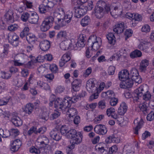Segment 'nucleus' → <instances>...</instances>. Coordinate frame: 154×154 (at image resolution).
<instances>
[{"mask_svg": "<svg viewBox=\"0 0 154 154\" xmlns=\"http://www.w3.org/2000/svg\"><path fill=\"white\" fill-rule=\"evenodd\" d=\"M56 99L54 94H51L50 97V106H52L54 104L55 108L61 110L63 112H64L67 109V108L70 106V103L68 102L70 98L65 97L63 100L62 98L58 97Z\"/></svg>", "mask_w": 154, "mask_h": 154, "instance_id": "nucleus-1", "label": "nucleus"}, {"mask_svg": "<svg viewBox=\"0 0 154 154\" xmlns=\"http://www.w3.org/2000/svg\"><path fill=\"white\" fill-rule=\"evenodd\" d=\"M54 17L56 19V21L59 22L61 21L63 23L61 25L64 26L66 24V23H69L72 17V11H69L65 14L64 10L62 8H60L57 10L53 13Z\"/></svg>", "mask_w": 154, "mask_h": 154, "instance_id": "nucleus-2", "label": "nucleus"}, {"mask_svg": "<svg viewBox=\"0 0 154 154\" xmlns=\"http://www.w3.org/2000/svg\"><path fill=\"white\" fill-rule=\"evenodd\" d=\"M107 13L110 12V14L114 17L116 18L122 14L123 8L120 5L113 6L112 5H106L105 8Z\"/></svg>", "mask_w": 154, "mask_h": 154, "instance_id": "nucleus-3", "label": "nucleus"}, {"mask_svg": "<svg viewBox=\"0 0 154 154\" xmlns=\"http://www.w3.org/2000/svg\"><path fill=\"white\" fill-rule=\"evenodd\" d=\"M68 138L71 139V141L76 145L81 143L82 141L83 135L82 133L80 131L77 132L74 129H71L68 134Z\"/></svg>", "mask_w": 154, "mask_h": 154, "instance_id": "nucleus-4", "label": "nucleus"}, {"mask_svg": "<svg viewBox=\"0 0 154 154\" xmlns=\"http://www.w3.org/2000/svg\"><path fill=\"white\" fill-rule=\"evenodd\" d=\"M55 20V17L52 16H49L45 18L42 21L40 26L41 30L43 32L48 31L50 28L54 20Z\"/></svg>", "mask_w": 154, "mask_h": 154, "instance_id": "nucleus-5", "label": "nucleus"}, {"mask_svg": "<svg viewBox=\"0 0 154 154\" xmlns=\"http://www.w3.org/2000/svg\"><path fill=\"white\" fill-rule=\"evenodd\" d=\"M88 43H91V48L94 51L98 49L101 44L100 38L97 37L96 36H91L88 39Z\"/></svg>", "mask_w": 154, "mask_h": 154, "instance_id": "nucleus-6", "label": "nucleus"}, {"mask_svg": "<svg viewBox=\"0 0 154 154\" xmlns=\"http://www.w3.org/2000/svg\"><path fill=\"white\" fill-rule=\"evenodd\" d=\"M147 86L146 85H142L135 90L134 96L133 97L134 102L137 101L139 98L142 97L143 94L147 90Z\"/></svg>", "mask_w": 154, "mask_h": 154, "instance_id": "nucleus-7", "label": "nucleus"}, {"mask_svg": "<svg viewBox=\"0 0 154 154\" xmlns=\"http://www.w3.org/2000/svg\"><path fill=\"white\" fill-rule=\"evenodd\" d=\"M49 142L48 139L45 136L42 135L38 137L35 144L38 148H41L48 145Z\"/></svg>", "mask_w": 154, "mask_h": 154, "instance_id": "nucleus-8", "label": "nucleus"}, {"mask_svg": "<svg viewBox=\"0 0 154 154\" xmlns=\"http://www.w3.org/2000/svg\"><path fill=\"white\" fill-rule=\"evenodd\" d=\"M130 75L131 78L136 83L140 84L141 82V80L139 75L138 71L135 68H132L131 70Z\"/></svg>", "mask_w": 154, "mask_h": 154, "instance_id": "nucleus-9", "label": "nucleus"}, {"mask_svg": "<svg viewBox=\"0 0 154 154\" xmlns=\"http://www.w3.org/2000/svg\"><path fill=\"white\" fill-rule=\"evenodd\" d=\"M22 145V142L19 139L14 140L11 142L10 149L13 152L17 151Z\"/></svg>", "mask_w": 154, "mask_h": 154, "instance_id": "nucleus-10", "label": "nucleus"}, {"mask_svg": "<svg viewBox=\"0 0 154 154\" xmlns=\"http://www.w3.org/2000/svg\"><path fill=\"white\" fill-rule=\"evenodd\" d=\"M94 130L96 133L102 135H105L107 131V130L106 127L102 124L96 125L94 128Z\"/></svg>", "mask_w": 154, "mask_h": 154, "instance_id": "nucleus-11", "label": "nucleus"}, {"mask_svg": "<svg viewBox=\"0 0 154 154\" xmlns=\"http://www.w3.org/2000/svg\"><path fill=\"white\" fill-rule=\"evenodd\" d=\"M87 12V8L84 6H80L77 8L75 11V16L79 18L85 14Z\"/></svg>", "mask_w": 154, "mask_h": 154, "instance_id": "nucleus-12", "label": "nucleus"}, {"mask_svg": "<svg viewBox=\"0 0 154 154\" xmlns=\"http://www.w3.org/2000/svg\"><path fill=\"white\" fill-rule=\"evenodd\" d=\"M134 81V80L129 78L125 81L121 82L120 84V86L123 88H129L132 86Z\"/></svg>", "mask_w": 154, "mask_h": 154, "instance_id": "nucleus-13", "label": "nucleus"}, {"mask_svg": "<svg viewBox=\"0 0 154 154\" xmlns=\"http://www.w3.org/2000/svg\"><path fill=\"white\" fill-rule=\"evenodd\" d=\"M50 136L53 140L59 141L61 139L62 134L57 129L52 130L50 132Z\"/></svg>", "mask_w": 154, "mask_h": 154, "instance_id": "nucleus-14", "label": "nucleus"}, {"mask_svg": "<svg viewBox=\"0 0 154 154\" xmlns=\"http://www.w3.org/2000/svg\"><path fill=\"white\" fill-rule=\"evenodd\" d=\"M136 127L134 128V133L136 134H138V131L142 127L143 124V120L141 118H137L135 119L134 122Z\"/></svg>", "mask_w": 154, "mask_h": 154, "instance_id": "nucleus-15", "label": "nucleus"}, {"mask_svg": "<svg viewBox=\"0 0 154 154\" xmlns=\"http://www.w3.org/2000/svg\"><path fill=\"white\" fill-rule=\"evenodd\" d=\"M74 42V39L67 40L62 42L60 44L61 48L63 50L69 49L71 45V43Z\"/></svg>", "mask_w": 154, "mask_h": 154, "instance_id": "nucleus-16", "label": "nucleus"}, {"mask_svg": "<svg viewBox=\"0 0 154 154\" xmlns=\"http://www.w3.org/2000/svg\"><path fill=\"white\" fill-rule=\"evenodd\" d=\"M94 14L97 18H102L104 14L103 8L99 5L96 6L94 9Z\"/></svg>", "mask_w": 154, "mask_h": 154, "instance_id": "nucleus-17", "label": "nucleus"}, {"mask_svg": "<svg viewBox=\"0 0 154 154\" xmlns=\"http://www.w3.org/2000/svg\"><path fill=\"white\" fill-rule=\"evenodd\" d=\"M86 88L89 92H94L95 89L97 90V88L95 87L93 79H90L87 82Z\"/></svg>", "mask_w": 154, "mask_h": 154, "instance_id": "nucleus-18", "label": "nucleus"}, {"mask_svg": "<svg viewBox=\"0 0 154 154\" xmlns=\"http://www.w3.org/2000/svg\"><path fill=\"white\" fill-rule=\"evenodd\" d=\"M22 109L26 114L29 115L32 112L34 109V106L32 104L29 103L25 105Z\"/></svg>", "mask_w": 154, "mask_h": 154, "instance_id": "nucleus-19", "label": "nucleus"}, {"mask_svg": "<svg viewBox=\"0 0 154 154\" xmlns=\"http://www.w3.org/2000/svg\"><path fill=\"white\" fill-rule=\"evenodd\" d=\"M49 116V113L47 111L46 107H44L41 109V111L39 115L40 119L44 120L45 121H47Z\"/></svg>", "mask_w": 154, "mask_h": 154, "instance_id": "nucleus-20", "label": "nucleus"}, {"mask_svg": "<svg viewBox=\"0 0 154 154\" xmlns=\"http://www.w3.org/2000/svg\"><path fill=\"white\" fill-rule=\"evenodd\" d=\"M129 73L127 70H124L120 72L118 74L119 79L123 82L129 78Z\"/></svg>", "mask_w": 154, "mask_h": 154, "instance_id": "nucleus-21", "label": "nucleus"}, {"mask_svg": "<svg viewBox=\"0 0 154 154\" xmlns=\"http://www.w3.org/2000/svg\"><path fill=\"white\" fill-rule=\"evenodd\" d=\"M69 107H68L65 111L63 112L64 114H66V116H68L70 118L73 117L77 114V110L73 108L69 109Z\"/></svg>", "mask_w": 154, "mask_h": 154, "instance_id": "nucleus-22", "label": "nucleus"}, {"mask_svg": "<svg viewBox=\"0 0 154 154\" xmlns=\"http://www.w3.org/2000/svg\"><path fill=\"white\" fill-rule=\"evenodd\" d=\"M128 106L125 102H122L120 104V107L119 108L118 112L120 115H123L126 112Z\"/></svg>", "mask_w": 154, "mask_h": 154, "instance_id": "nucleus-23", "label": "nucleus"}, {"mask_svg": "<svg viewBox=\"0 0 154 154\" xmlns=\"http://www.w3.org/2000/svg\"><path fill=\"white\" fill-rule=\"evenodd\" d=\"M8 39L9 42L12 44L14 42L18 41L19 37L15 33L13 32H11L8 34Z\"/></svg>", "mask_w": 154, "mask_h": 154, "instance_id": "nucleus-24", "label": "nucleus"}, {"mask_svg": "<svg viewBox=\"0 0 154 154\" xmlns=\"http://www.w3.org/2000/svg\"><path fill=\"white\" fill-rule=\"evenodd\" d=\"M50 46V42L47 40L41 41L40 44V48L44 51H47L49 48Z\"/></svg>", "mask_w": 154, "mask_h": 154, "instance_id": "nucleus-25", "label": "nucleus"}, {"mask_svg": "<svg viewBox=\"0 0 154 154\" xmlns=\"http://www.w3.org/2000/svg\"><path fill=\"white\" fill-rule=\"evenodd\" d=\"M11 122L15 126L19 127L22 125V121L17 116H15L12 117L11 119Z\"/></svg>", "mask_w": 154, "mask_h": 154, "instance_id": "nucleus-26", "label": "nucleus"}, {"mask_svg": "<svg viewBox=\"0 0 154 154\" xmlns=\"http://www.w3.org/2000/svg\"><path fill=\"white\" fill-rule=\"evenodd\" d=\"M13 12L11 10H8L5 15V18L7 21L10 23H13L14 21L13 17Z\"/></svg>", "mask_w": 154, "mask_h": 154, "instance_id": "nucleus-27", "label": "nucleus"}, {"mask_svg": "<svg viewBox=\"0 0 154 154\" xmlns=\"http://www.w3.org/2000/svg\"><path fill=\"white\" fill-rule=\"evenodd\" d=\"M124 29V23L123 22L118 23L113 29V31L117 34L122 33Z\"/></svg>", "mask_w": 154, "mask_h": 154, "instance_id": "nucleus-28", "label": "nucleus"}, {"mask_svg": "<svg viewBox=\"0 0 154 154\" xmlns=\"http://www.w3.org/2000/svg\"><path fill=\"white\" fill-rule=\"evenodd\" d=\"M26 39L29 43L33 44L37 40V38L33 34H29L26 36Z\"/></svg>", "mask_w": 154, "mask_h": 154, "instance_id": "nucleus-29", "label": "nucleus"}, {"mask_svg": "<svg viewBox=\"0 0 154 154\" xmlns=\"http://www.w3.org/2000/svg\"><path fill=\"white\" fill-rule=\"evenodd\" d=\"M39 17L37 14L34 12L31 13L30 16L29 22L32 24L36 23L38 20Z\"/></svg>", "mask_w": 154, "mask_h": 154, "instance_id": "nucleus-30", "label": "nucleus"}, {"mask_svg": "<svg viewBox=\"0 0 154 154\" xmlns=\"http://www.w3.org/2000/svg\"><path fill=\"white\" fill-rule=\"evenodd\" d=\"M142 19V17L141 15L137 13L134 14L132 22L131 23V26L133 27L135 26L137 24L135 21H141Z\"/></svg>", "mask_w": 154, "mask_h": 154, "instance_id": "nucleus-31", "label": "nucleus"}, {"mask_svg": "<svg viewBox=\"0 0 154 154\" xmlns=\"http://www.w3.org/2000/svg\"><path fill=\"white\" fill-rule=\"evenodd\" d=\"M126 54V51L125 48L119 50L118 52L114 54L112 56V59H118L122 55H124Z\"/></svg>", "mask_w": 154, "mask_h": 154, "instance_id": "nucleus-32", "label": "nucleus"}, {"mask_svg": "<svg viewBox=\"0 0 154 154\" xmlns=\"http://www.w3.org/2000/svg\"><path fill=\"white\" fill-rule=\"evenodd\" d=\"M149 64V61L146 59L142 60L140 64V69L141 71H144Z\"/></svg>", "mask_w": 154, "mask_h": 154, "instance_id": "nucleus-33", "label": "nucleus"}, {"mask_svg": "<svg viewBox=\"0 0 154 154\" xmlns=\"http://www.w3.org/2000/svg\"><path fill=\"white\" fill-rule=\"evenodd\" d=\"M150 45L149 42L146 41H141L138 46V48L141 50L144 51L148 48Z\"/></svg>", "mask_w": 154, "mask_h": 154, "instance_id": "nucleus-34", "label": "nucleus"}, {"mask_svg": "<svg viewBox=\"0 0 154 154\" xmlns=\"http://www.w3.org/2000/svg\"><path fill=\"white\" fill-rule=\"evenodd\" d=\"M37 85L38 87L45 90H49L50 88L49 86L47 83L40 81L37 82Z\"/></svg>", "mask_w": 154, "mask_h": 154, "instance_id": "nucleus-35", "label": "nucleus"}, {"mask_svg": "<svg viewBox=\"0 0 154 154\" xmlns=\"http://www.w3.org/2000/svg\"><path fill=\"white\" fill-rule=\"evenodd\" d=\"M85 37V35L84 34H81L79 36L78 41V47H82L84 46Z\"/></svg>", "mask_w": 154, "mask_h": 154, "instance_id": "nucleus-36", "label": "nucleus"}, {"mask_svg": "<svg viewBox=\"0 0 154 154\" xmlns=\"http://www.w3.org/2000/svg\"><path fill=\"white\" fill-rule=\"evenodd\" d=\"M107 38L108 39L109 42L112 45L115 44L116 42L115 37L113 34L110 33H109L107 35Z\"/></svg>", "mask_w": 154, "mask_h": 154, "instance_id": "nucleus-37", "label": "nucleus"}, {"mask_svg": "<svg viewBox=\"0 0 154 154\" xmlns=\"http://www.w3.org/2000/svg\"><path fill=\"white\" fill-rule=\"evenodd\" d=\"M90 17L88 16H86L82 19L81 21V24L82 26L83 27L85 26L88 24L90 22Z\"/></svg>", "mask_w": 154, "mask_h": 154, "instance_id": "nucleus-38", "label": "nucleus"}, {"mask_svg": "<svg viewBox=\"0 0 154 154\" xmlns=\"http://www.w3.org/2000/svg\"><path fill=\"white\" fill-rule=\"evenodd\" d=\"M142 53L141 52L138 50H135L130 53V56L132 58H134L135 57H139L141 56Z\"/></svg>", "mask_w": 154, "mask_h": 154, "instance_id": "nucleus-39", "label": "nucleus"}, {"mask_svg": "<svg viewBox=\"0 0 154 154\" xmlns=\"http://www.w3.org/2000/svg\"><path fill=\"white\" fill-rule=\"evenodd\" d=\"M0 134L3 138H7L10 136V131L8 130H4L2 128H0Z\"/></svg>", "mask_w": 154, "mask_h": 154, "instance_id": "nucleus-40", "label": "nucleus"}, {"mask_svg": "<svg viewBox=\"0 0 154 154\" xmlns=\"http://www.w3.org/2000/svg\"><path fill=\"white\" fill-rule=\"evenodd\" d=\"M67 33L65 31H60L58 33L57 35V39L66 38L67 36Z\"/></svg>", "mask_w": 154, "mask_h": 154, "instance_id": "nucleus-41", "label": "nucleus"}, {"mask_svg": "<svg viewBox=\"0 0 154 154\" xmlns=\"http://www.w3.org/2000/svg\"><path fill=\"white\" fill-rule=\"evenodd\" d=\"M60 131L61 134L65 135L68 138L67 134L70 131V130H69L68 128L66 125L62 126L61 128Z\"/></svg>", "mask_w": 154, "mask_h": 154, "instance_id": "nucleus-42", "label": "nucleus"}, {"mask_svg": "<svg viewBox=\"0 0 154 154\" xmlns=\"http://www.w3.org/2000/svg\"><path fill=\"white\" fill-rule=\"evenodd\" d=\"M29 30V27L28 26H26L24 28L23 30L20 34V37L22 38L24 37L25 36L27 35L28 34Z\"/></svg>", "mask_w": 154, "mask_h": 154, "instance_id": "nucleus-43", "label": "nucleus"}, {"mask_svg": "<svg viewBox=\"0 0 154 154\" xmlns=\"http://www.w3.org/2000/svg\"><path fill=\"white\" fill-rule=\"evenodd\" d=\"M108 138L113 143H118L120 141V137L116 135L109 136Z\"/></svg>", "mask_w": 154, "mask_h": 154, "instance_id": "nucleus-44", "label": "nucleus"}, {"mask_svg": "<svg viewBox=\"0 0 154 154\" xmlns=\"http://www.w3.org/2000/svg\"><path fill=\"white\" fill-rule=\"evenodd\" d=\"M10 136L14 138L18 135L19 134L18 130L15 128H12L10 130Z\"/></svg>", "mask_w": 154, "mask_h": 154, "instance_id": "nucleus-45", "label": "nucleus"}, {"mask_svg": "<svg viewBox=\"0 0 154 154\" xmlns=\"http://www.w3.org/2000/svg\"><path fill=\"white\" fill-rule=\"evenodd\" d=\"M36 62L35 60L33 59L29 61L25 65V67L29 69L34 68L35 66V63Z\"/></svg>", "mask_w": 154, "mask_h": 154, "instance_id": "nucleus-46", "label": "nucleus"}, {"mask_svg": "<svg viewBox=\"0 0 154 154\" xmlns=\"http://www.w3.org/2000/svg\"><path fill=\"white\" fill-rule=\"evenodd\" d=\"M51 8L41 5L39 7L40 12L42 14L45 13Z\"/></svg>", "mask_w": 154, "mask_h": 154, "instance_id": "nucleus-47", "label": "nucleus"}, {"mask_svg": "<svg viewBox=\"0 0 154 154\" xmlns=\"http://www.w3.org/2000/svg\"><path fill=\"white\" fill-rule=\"evenodd\" d=\"M150 93L147 90L142 96L143 99L145 101L149 100L151 97Z\"/></svg>", "mask_w": 154, "mask_h": 154, "instance_id": "nucleus-48", "label": "nucleus"}, {"mask_svg": "<svg viewBox=\"0 0 154 154\" xmlns=\"http://www.w3.org/2000/svg\"><path fill=\"white\" fill-rule=\"evenodd\" d=\"M70 142L71 145H70L68 146L67 147L66 149V152L68 154H74V153H72L71 150L74 149L75 145H76L71 141Z\"/></svg>", "mask_w": 154, "mask_h": 154, "instance_id": "nucleus-49", "label": "nucleus"}, {"mask_svg": "<svg viewBox=\"0 0 154 154\" xmlns=\"http://www.w3.org/2000/svg\"><path fill=\"white\" fill-rule=\"evenodd\" d=\"M95 149L96 150L100 152L104 153V154H106L107 152L104 149V148L100 146V144H98L96 146Z\"/></svg>", "mask_w": 154, "mask_h": 154, "instance_id": "nucleus-50", "label": "nucleus"}, {"mask_svg": "<svg viewBox=\"0 0 154 154\" xmlns=\"http://www.w3.org/2000/svg\"><path fill=\"white\" fill-rule=\"evenodd\" d=\"M60 113L57 110H54L53 113L50 115L51 120H54L58 118L60 115Z\"/></svg>", "mask_w": 154, "mask_h": 154, "instance_id": "nucleus-51", "label": "nucleus"}, {"mask_svg": "<svg viewBox=\"0 0 154 154\" xmlns=\"http://www.w3.org/2000/svg\"><path fill=\"white\" fill-rule=\"evenodd\" d=\"M42 5L52 8L54 6V4L49 0H43Z\"/></svg>", "mask_w": 154, "mask_h": 154, "instance_id": "nucleus-52", "label": "nucleus"}, {"mask_svg": "<svg viewBox=\"0 0 154 154\" xmlns=\"http://www.w3.org/2000/svg\"><path fill=\"white\" fill-rule=\"evenodd\" d=\"M111 117L112 118L116 119H117V121L119 122L120 124L123 123L124 120L123 118V117L119 116L116 113H114Z\"/></svg>", "mask_w": 154, "mask_h": 154, "instance_id": "nucleus-53", "label": "nucleus"}, {"mask_svg": "<svg viewBox=\"0 0 154 154\" xmlns=\"http://www.w3.org/2000/svg\"><path fill=\"white\" fill-rule=\"evenodd\" d=\"M30 14L28 13H24L21 15V19L23 22H26L30 17Z\"/></svg>", "mask_w": 154, "mask_h": 154, "instance_id": "nucleus-54", "label": "nucleus"}, {"mask_svg": "<svg viewBox=\"0 0 154 154\" xmlns=\"http://www.w3.org/2000/svg\"><path fill=\"white\" fill-rule=\"evenodd\" d=\"M70 53L69 52H68L63 55L61 59L65 62H67L71 59Z\"/></svg>", "mask_w": 154, "mask_h": 154, "instance_id": "nucleus-55", "label": "nucleus"}, {"mask_svg": "<svg viewBox=\"0 0 154 154\" xmlns=\"http://www.w3.org/2000/svg\"><path fill=\"white\" fill-rule=\"evenodd\" d=\"M33 133L37 134L36 127L32 126L31 127L27 132V134L29 136L31 135Z\"/></svg>", "mask_w": 154, "mask_h": 154, "instance_id": "nucleus-56", "label": "nucleus"}, {"mask_svg": "<svg viewBox=\"0 0 154 154\" xmlns=\"http://www.w3.org/2000/svg\"><path fill=\"white\" fill-rule=\"evenodd\" d=\"M133 33V32L131 29H126L125 32V40H127L128 38L131 37Z\"/></svg>", "mask_w": 154, "mask_h": 154, "instance_id": "nucleus-57", "label": "nucleus"}, {"mask_svg": "<svg viewBox=\"0 0 154 154\" xmlns=\"http://www.w3.org/2000/svg\"><path fill=\"white\" fill-rule=\"evenodd\" d=\"M69 97L70 98L69 100L68 101V102L70 103V106L71 105V102L73 103H75L76 102L79 98V96L77 95L73 96L71 98L68 97Z\"/></svg>", "mask_w": 154, "mask_h": 154, "instance_id": "nucleus-58", "label": "nucleus"}, {"mask_svg": "<svg viewBox=\"0 0 154 154\" xmlns=\"http://www.w3.org/2000/svg\"><path fill=\"white\" fill-rule=\"evenodd\" d=\"M1 77L3 78L8 79L11 76V74L8 72H1Z\"/></svg>", "mask_w": 154, "mask_h": 154, "instance_id": "nucleus-59", "label": "nucleus"}, {"mask_svg": "<svg viewBox=\"0 0 154 154\" xmlns=\"http://www.w3.org/2000/svg\"><path fill=\"white\" fill-rule=\"evenodd\" d=\"M115 112V109L113 107H110L107 109L106 111V114L109 117L111 116Z\"/></svg>", "mask_w": 154, "mask_h": 154, "instance_id": "nucleus-60", "label": "nucleus"}, {"mask_svg": "<svg viewBox=\"0 0 154 154\" xmlns=\"http://www.w3.org/2000/svg\"><path fill=\"white\" fill-rule=\"evenodd\" d=\"M139 107L142 111H146L147 109V105L144 102L140 104Z\"/></svg>", "mask_w": 154, "mask_h": 154, "instance_id": "nucleus-61", "label": "nucleus"}, {"mask_svg": "<svg viewBox=\"0 0 154 154\" xmlns=\"http://www.w3.org/2000/svg\"><path fill=\"white\" fill-rule=\"evenodd\" d=\"M117 146L116 145L113 146L109 148L108 154H112L116 152L117 151Z\"/></svg>", "mask_w": 154, "mask_h": 154, "instance_id": "nucleus-62", "label": "nucleus"}, {"mask_svg": "<svg viewBox=\"0 0 154 154\" xmlns=\"http://www.w3.org/2000/svg\"><path fill=\"white\" fill-rule=\"evenodd\" d=\"M151 111L147 115L146 119L147 120L151 121L154 119V109Z\"/></svg>", "mask_w": 154, "mask_h": 154, "instance_id": "nucleus-63", "label": "nucleus"}, {"mask_svg": "<svg viewBox=\"0 0 154 154\" xmlns=\"http://www.w3.org/2000/svg\"><path fill=\"white\" fill-rule=\"evenodd\" d=\"M92 69L91 67L88 68L84 72L83 76L85 77H88L91 73Z\"/></svg>", "mask_w": 154, "mask_h": 154, "instance_id": "nucleus-64", "label": "nucleus"}]
</instances>
